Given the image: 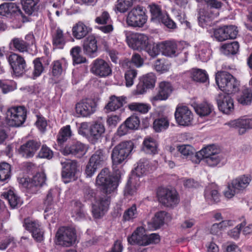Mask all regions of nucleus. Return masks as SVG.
Returning <instances> with one entry per match:
<instances>
[{
	"instance_id": "obj_61",
	"label": "nucleus",
	"mask_w": 252,
	"mask_h": 252,
	"mask_svg": "<svg viewBox=\"0 0 252 252\" xmlns=\"http://www.w3.org/2000/svg\"><path fill=\"white\" fill-rule=\"evenodd\" d=\"M245 220L243 221L240 224L237 225L235 228L228 232V235L234 239H237L239 237L240 231L246 224Z\"/></svg>"
},
{
	"instance_id": "obj_60",
	"label": "nucleus",
	"mask_w": 252,
	"mask_h": 252,
	"mask_svg": "<svg viewBox=\"0 0 252 252\" xmlns=\"http://www.w3.org/2000/svg\"><path fill=\"white\" fill-rule=\"evenodd\" d=\"M53 153L50 149L46 146H42L37 157L49 159L53 157Z\"/></svg>"
},
{
	"instance_id": "obj_3",
	"label": "nucleus",
	"mask_w": 252,
	"mask_h": 252,
	"mask_svg": "<svg viewBox=\"0 0 252 252\" xmlns=\"http://www.w3.org/2000/svg\"><path fill=\"white\" fill-rule=\"evenodd\" d=\"M26 117L27 111L24 107H12L7 110L5 123L9 126L19 127L24 124Z\"/></svg>"
},
{
	"instance_id": "obj_11",
	"label": "nucleus",
	"mask_w": 252,
	"mask_h": 252,
	"mask_svg": "<svg viewBox=\"0 0 252 252\" xmlns=\"http://www.w3.org/2000/svg\"><path fill=\"white\" fill-rule=\"evenodd\" d=\"M219 109L224 114H228L234 109L233 100L231 94L220 92L216 96Z\"/></svg>"
},
{
	"instance_id": "obj_63",
	"label": "nucleus",
	"mask_w": 252,
	"mask_h": 252,
	"mask_svg": "<svg viewBox=\"0 0 252 252\" xmlns=\"http://www.w3.org/2000/svg\"><path fill=\"white\" fill-rule=\"evenodd\" d=\"M166 27L169 29H175L176 27L175 23L171 19L168 15L165 14L160 20Z\"/></svg>"
},
{
	"instance_id": "obj_31",
	"label": "nucleus",
	"mask_w": 252,
	"mask_h": 252,
	"mask_svg": "<svg viewBox=\"0 0 252 252\" xmlns=\"http://www.w3.org/2000/svg\"><path fill=\"white\" fill-rule=\"evenodd\" d=\"M126 97L112 95L110 97V101L105 108L109 111H114L123 106Z\"/></svg>"
},
{
	"instance_id": "obj_62",
	"label": "nucleus",
	"mask_w": 252,
	"mask_h": 252,
	"mask_svg": "<svg viewBox=\"0 0 252 252\" xmlns=\"http://www.w3.org/2000/svg\"><path fill=\"white\" fill-rule=\"evenodd\" d=\"M227 34L228 39H234L236 37L238 33L237 28L235 26H225L223 27Z\"/></svg>"
},
{
	"instance_id": "obj_30",
	"label": "nucleus",
	"mask_w": 252,
	"mask_h": 252,
	"mask_svg": "<svg viewBox=\"0 0 252 252\" xmlns=\"http://www.w3.org/2000/svg\"><path fill=\"white\" fill-rule=\"evenodd\" d=\"M204 195L208 201L214 203H217L220 201V194L218 193V187L215 184H212L206 188Z\"/></svg>"
},
{
	"instance_id": "obj_41",
	"label": "nucleus",
	"mask_w": 252,
	"mask_h": 252,
	"mask_svg": "<svg viewBox=\"0 0 252 252\" xmlns=\"http://www.w3.org/2000/svg\"><path fill=\"white\" fill-rule=\"evenodd\" d=\"M135 1L136 0H118L115 9L121 13H125L132 7Z\"/></svg>"
},
{
	"instance_id": "obj_50",
	"label": "nucleus",
	"mask_w": 252,
	"mask_h": 252,
	"mask_svg": "<svg viewBox=\"0 0 252 252\" xmlns=\"http://www.w3.org/2000/svg\"><path fill=\"white\" fill-rule=\"evenodd\" d=\"M177 150L182 156L187 158L190 157L195 152L194 148L189 145H182L177 147Z\"/></svg>"
},
{
	"instance_id": "obj_21",
	"label": "nucleus",
	"mask_w": 252,
	"mask_h": 252,
	"mask_svg": "<svg viewBox=\"0 0 252 252\" xmlns=\"http://www.w3.org/2000/svg\"><path fill=\"white\" fill-rule=\"evenodd\" d=\"M46 176L43 173H37L34 175L30 182L24 183L23 185L27 188L29 192L32 193H36L38 189L45 182Z\"/></svg>"
},
{
	"instance_id": "obj_48",
	"label": "nucleus",
	"mask_w": 252,
	"mask_h": 252,
	"mask_svg": "<svg viewBox=\"0 0 252 252\" xmlns=\"http://www.w3.org/2000/svg\"><path fill=\"white\" fill-rule=\"evenodd\" d=\"M191 77L194 81L200 82H205L208 79V76L205 71L199 69L192 71Z\"/></svg>"
},
{
	"instance_id": "obj_25",
	"label": "nucleus",
	"mask_w": 252,
	"mask_h": 252,
	"mask_svg": "<svg viewBox=\"0 0 252 252\" xmlns=\"http://www.w3.org/2000/svg\"><path fill=\"white\" fill-rule=\"evenodd\" d=\"M144 229L139 227L133 233L131 236L128 238L127 240L130 244H138L140 246L149 245L148 235L144 234Z\"/></svg>"
},
{
	"instance_id": "obj_4",
	"label": "nucleus",
	"mask_w": 252,
	"mask_h": 252,
	"mask_svg": "<svg viewBox=\"0 0 252 252\" xmlns=\"http://www.w3.org/2000/svg\"><path fill=\"white\" fill-rule=\"evenodd\" d=\"M134 148V144L131 141L121 142L113 149L111 158L114 164L122 163L130 155Z\"/></svg>"
},
{
	"instance_id": "obj_51",
	"label": "nucleus",
	"mask_w": 252,
	"mask_h": 252,
	"mask_svg": "<svg viewBox=\"0 0 252 252\" xmlns=\"http://www.w3.org/2000/svg\"><path fill=\"white\" fill-rule=\"evenodd\" d=\"M125 123L129 130H134L138 128L140 120L137 116L132 115L125 121Z\"/></svg>"
},
{
	"instance_id": "obj_27",
	"label": "nucleus",
	"mask_w": 252,
	"mask_h": 252,
	"mask_svg": "<svg viewBox=\"0 0 252 252\" xmlns=\"http://www.w3.org/2000/svg\"><path fill=\"white\" fill-rule=\"evenodd\" d=\"M83 48L84 52L91 57L97 52V41L93 35L86 38L83 42Z\"/></svg>"
},
{
	"instance_id": "obj_19",
	"label": "nucleus",
	"mask_w": 252,
	"mask_h": 252,
	"mask_svg": "<svg viewBox=\"0 0 252 252\" xmlns=\"http://www.w3.org/2000/svg\"><path fill=\"white\" fill-rule=\"evenodd\" d=\"M92 72L100 77H106L111 74V69L107 62L102 59L95 60L91 68Z\"/></svg>"
},
{
	"instance_id": "obj_33",
	"label": "nucleus",
	"mask_w": 252,
	"mask_h": 252,
	"mask_svg": "<svg viewBox=\"0 0 252 252\" xmlns=\"http://www.w3.org/2000/svg\"><path fill=\"white\" fill-rule=\"evenodd\" d=\"M2 196L4 198L7 200L12 208H15L21 203L20 198L11 190L4 191L2 193Z\"/></svg>"
},
{
	"instance_id": "obj_42",
	"label": "nucleus",
	"mask_w": 252,
	"mask_h": 252,
	"mask_svg": "<svg viewBox=\"0 0 252 252\" xmlns=\"http://www.w3.org/2000/svg\"><path fill=\"white\" fill-rule=\"evenodd\" d=\"M151 14L152 20H160L163 17L165 14L162 12L160 7L155 3H152L148 6Z\"/></svg>"
},
{
	"instance_id": "obj_38",
	"label": "nucleus",
	"mask_w": 252,
	"mask_h": 252,
	"mask_svg": "<svg viewBox=\"0 0 252 252\" xmlns=\"http://www.w3.org/2000/svg\"><path fill=\"white\" fill-rule=\"evenodd\" d=\"M39 0H21V3L23 9L28 15H31L33 12L36 10V5Z\"/></svg>"
},
{
	"instance_id": "obj_49",
	"label": "nucleus",
	"mask_w": 252,
	"mask_h": 252,
	"mask_svg": "<svg viewBox=\"0 0 252 252\" xmlns=\"http://www.w3.org/2000/svg\"><path fill=\"white\" fill-rule=\"evenodd\" d=\"M144 51H145L150 56L153 58L158 56L160 51H161L160 43H151L150 41H149L148 45Z\"/></svg>"
},
{
	"instance_id": "obj_40",
	"label": "nucleus",
	"mask_w": 252,
	"mask_h": 252,
	"mask_svg": "<svg viewBox=\"0 0 252 252\" xmlns=\"http://www.w3.org/2000/svg\"><path fill=\"white\" fill-rule=\"evenodd\" d=\"M11 177V166L7 162L0 163V181L7 182Z\"/></svg>"
},
{
	"instance_id": "obj_15",
	"label": "nucleus",
	"mask_w": 252,
	"mask_h": 252,
	"mask_svg": "<svg viewBox=\"0 0 252 252\" xmlns=\"http://www.w3.org/2000/svg\"><path fill=\"white\" fill-rule=\"evenodd\" d=\"M175 117L177 122L181 126H188L193 120V114L186 106H179L176 108Z\"/></svg>"
},
{
	"instance_id": "obj_64",
	"label": "nucleus",
	"mask_w": 252,
	"mask_h": 252,
	"mask_svg": "<svg viewBox=\"0 0 252 252\" xmlns=\"http://www.w3.org/2000/svg\"><path fill=\"white\" fill-rule=\"evenodd\" d=\"M147 162H139L138 163V165L135 168L136 174L137 176H140L146 174L147 171Z\"/></svg>"
},
{
	"instance_id": "obj_9",
	"label": "nucleus",
	"mask_w": 252,
	"mask_h": 252,
	"mask_svg": "<svg viewBox=\"0 0 252 252\" xmlns=\"http://www.w3.org/2000/svg\"><path fill=\"white\" fill-rule=\"evenodd\" d=\"M126 41L129 47L134 50L144 51L148 45V36L141 33H130L126 34Z\"/></svg>"
},
{
	"instance_id": "obj_34",
	"label": "nucleus",
	"mask_w": 252,
	"mask_h": 252,
	"mask_svg": "<svg viewBox=\"0 0 252 252\" xmlns=\"http://www.w3.org/2000/svg\"><path fill=\"white\" fill-rule=\"evenodd\" d=\"M193 107L196 113L201 117L209 115L212 110V106L206 102L195 104Z\"/></svg>"
},
{
	"instance_id": "obj_55",
	"label": "nucleus",
	"mask_w": 252,
	"mask_h": 252,
	"mask_svg": "<svg viewBox=\"0 0 252 252\" xmlns=\"http://www.w3.org/2000/svg\"><path fill=\"white\" fill-rule=\"evenodd\" d=\"M33 70L32 75L34 78L39 76L44 71L43 65L39 58H36L33 61Z\"/></svg>"
},
{
	"instance_id": "obj_46",
	"label": "nucleus",
	"mask_w": 252,
	"mask_h": 252,
	"mask_svg": "<svg viewBox=\"0 0 252 252\" xmlns=\"http://www.w3.org/2000/svg\"><path fill=\"white\" fill-rule=\"evenodd\" d=\"M81 49L79 46L72 48L70 54L72 57L74 63L79 64L86 62V59L81 55Z\"/></svg>"
},
{
	"instance_id": "obj_59",
	"label": "nucleus",
	"mask_w": 252,
	"mask_h": 252,
	"mask_svg": "<svg viewBox=\"0 0 252 252\" xmlns=\"http://www.w3.org/2000/svg\"><path fill=\"white\" fill-rule=\"evenodd\" d=\"M0 88L4 94H6L16 89V84L12 82L10 84H7L5 81L0 80Z\"/></svg>"
},
{
	"instance_id": "obj_54",
	"label": "nucleus",
	"mask_w": 252,
	"mask_h": 252,
	"mask_svg": "<svg viewBox=\"0 0 252 252\" xmlns=\"http://www.w3.org/2000/svg\"><path fill=\"white\" fill-rule=\"evenodd\" d=\"M12 43L14 47L21 52H24L27 50L28 44L23 40L18 38H14L11 42Z\"/></svg>"
},
{
	"instance_id": "obj_52",
	"label": "nucleus",
	"mask_w": 252,
	"mask_h": 252,
	"mask_svg": "<svg viewBox=\"0 0 252 252\" xmlns=\"http://www.w3.org/2000/svg\"><path fill=\"white\" fill-rule=\"evenodd\" d=\"M199 16L198 17V21L200 25L204 27L209 22L211 19H213L215 15L213 14H209L208 11H202L199 13Z\"/></svg>"
},
{
	"instance_id": "obj_57",
	"label": "nucleus",
	"mask_w": 252,
	"mask_h": 252,
	"mask_svg": "<svg viewBox=\"0 0 252 252\" xmlns=\"http://www.w3.org/2000/svg\"><path fill=\"white\" fill-rule=\"evenodd\" d=\"M214 35L218 41L222 42L228 39L223 27L215 29L214 32Z\"/></svg>"
},
{
	"instance_id": "obj_13",
	"label": "nucleus",
	"mask_w": 252,
	"mask_h": 252,
	"mask_svg": "<svg viewBox=\"0 0 252 252\" xmlns=\"http://www.w3.org/2000/svg\"><path fill=\"white\" fill-rule=\"evenodd\" d=\"M62 165V176L63 182L66 184L75 180V174L77 170V164L75 161L66 160L61 162Z\"/></svg>"
},
{
	"instance_id": "obj_26",
	"label": "nucleus",
	"mask_w": 252,
	"mask_h": 252,
	"mask_svg": "<svg viewBox=\"0 0 252 252\" xmlns=\"http://www.w3.org/2000/svg\"><path fill=\"white\" fill-rule=\"evenodd\" d=\"M232 127L238 129L240 134L245 133L248 129L252 128V119H239L228 123Z\"/></svg>"
},
{
	"instance_id": "obj_16",
	"label": "nucleus",
	"mask_w": 252,
	"mask_h": 252,
	"mask_svg": "<svg viewBox=\"0 0 252 252\" xmlns=\"http://www.w3.org/2000/svg\"><path fill=\"white\" fill-rule=\"evenodd\" d=\"M219 153V150L214 145L207 146L204 148V161L209 166L217 165L221 160Z\"/></svg>"
},
{
	"instance_id": "obj_32",
	"label": "nucleus",
	"mask_w": 252,
	"mask_h": 252,
	"mask_svg": "<svg viewBox=\"0 0 252 252\" xmlns=\"http://www.w3.org/2000/svg\"><path fill=\"white\" fill-rule=\"evenodd\" d=\"M52 40L54 46L61 49L64 46L65 43V38L63 31L59 28L53 31Z\"/></svg>"
},
{
	"instance_id": "obj_37",
	"label": "nucleus",
	"mask_w": 252,
	"mask_h": 252,
	"mask_svg": "<svg viewBox=\"0 0 252 252\" xmlns=\"http://www.w3.org/2000/svg\"><path fill=\"white\" fill-rule=\"evenodd\" d=\"M128 109L132 111H135L141 114H146L150 109L149 104L144 103L132 102L127 105Z\"/></svg>"
},
{
	"instance_id": "obj_7",
	"label": "nucleus",
	"mask_w": 252,
	"mask_h": 252,
	"mask_svg": "<svg viewBox=\"0 0 252 252\" xmlns=\"http://www.w3.org/2000/svg\"><path fill=\"white\" fill-rule=\"evenodd\" d=\"M250 181V178L245 175L232 180L227 185V189L224 192V196L228 199L232 198L236 193L245 189Z\"/></svg>"
},
{
	"instance_id": "obj_1",
	"label": "nucleus",
	"mask_w": 252,
	"mask_h": 252,
	"mask_svg": "<svg viewBox=\"0 0 252 252\" xmlns=\"http://www.w3.org/2000/svg\"><path fill=\"white\" fill-rule=\"evenodd\" d=\"M121 177V172L119 170L115 171V176L110 174L107 168L102 169L96 178V184L101 188L103 192L106 194H110L114 192L118 186Z\"/></svg>"
},
{
	"instance_id": "obj_2",
	"label": "nucleus",
	"mask_w": 252,
	"mask_h": 252,
	"mask_svg": "<svg viewBox=\"0 0 252 252\" xmlns=\"http://www.w3.org/2000/svg\"><path fill=\"white\" fill-rule=\"evenodd\" d=\"M216 81L219 88L222 91V92L231 94L239 90V82L227 72H218L216 75Z\"/></svg>"
},
{
	"instance_id": "obj_53",
	"label": "nucleus",
	"mask_w": 252,
	"mask_h": 252,
	"mask_svg": "<svg viewBox=\"0 0 252 252\" xmlns=\"http://www.w3.org/2000/svg\"><path fill=\"white\" fill-rule=\"evenodd\" d=\"M137 74V70L133 69H130L125 72L126 85L127 87H130L133 84Z\"/></svg>"
},
{
	"instance_id": "obj_8",
	"label": "nucleus",
	"mask_w": 252,
	"mask_h": 252,
	"mask_svg": "<svg viewBox=\"0 0 252 252\" xmlns=\"http://www.w3.org/2000/svg\"><path fill=\"white\" fill-rule=\"evenodd\" d=\"M147 18L144 7L137 5L132 8L128 13L126 17L127 24L130 27H141L146 22Z\"/></svg>"
},
{
	"instance_id": "obj_17",
	"label": "nucleus",
	"mask_w": 252,
	"mask_h": 252,
	"mask_svg": "<svg viewBox=\"0 0 252 252\" xmlns=\"http://www.w3.org/2000/svg\"><path fill=\"white\" fill-rule=\"evenodd\" d=\"M8 62L16 76L23 74L26 71V63L21 56L13 53L8 57Z\"/></svg>"
},
{
	"instance_id": "obj_5",
	"label": "nucleus",
	"mask_w": 252,
	"mask_h": 252,
	"mask_svg": "<svg viewBox=\"0 0 252 252\" xmlns=\"http://www.w3.org/2000/svg\"><path fill=\"white\" fill-rule=\"evenodd\" d=\"M56 238L57 245L65 247L72 246L77 239L76 230L72 227H61L56 232Z\"/></svg>"
},
{
	"instance_id": "obj_23",
	"label": "nucleus",
	"mask_w": 252,
	"mask_h": 252,
	"mask_svg": "<svg viewBox=\"0 0 252 252\" xmlns=\"http://www.w3.org/2000/svg\"><path fill=\"white\" fill-rule=\"evenodd\" d=\"M109 203V197L104 196L101 197L93 206L92 212L94 217L98 219L103 216L108 210Z\"/></svg>"
},
{
	"instance_id": "obj_44",
	"label": "nucleus",
	"mask_w": 252,
	"mask_h": 252,
	"mask_svg": "<svg viewBox=\"0 0 252 252\" xmlns=\"http://www.w3.org/2000/svg\"><path fill=\"white\" fill-rule=\"evenodd\" d=\"M105 129L103 124L95 123L90 128V133L94 139H99L105 132Z\"/></svg>"
},
{
	"instance_id": "obj_18",
	"label": "nucleus",
	"mask_w": 252,
	"mask_h": 252,
	"mask_svg": "<svg viewBox=\"0 0 252 252\" xmlns=\"http://www.w3.org/2000/svg\"><path fill=\"white\" fill-rule=\"evenodd\" d=\"M172 217L170 214L164 211H160L155 213L154 217L148 222L149 228L157 229L163 226L164 223L170 221Z\"/></svg>"
},
{
	"instance_id": "obj_56",
	"label": "nucleus",
	"mask_w": 252,
	"mask_h": 252,
	"mask_svg": "<svg viewBox=\"0 0 252 252\" xmlns=\"http://www.w3.org/2000/svg\"><path fill=\"white\" fill-rule=\"evenodd\" d=\"M142 82L147 88H154L156 82V76L153 73H148L143 76Z\"/></svg>"
},
{
	"instance_id": "obj_24",
	"label": "nucleus",
	"mask_w": 252,
	"mask_h": 252,
	"mask_svg": "<svg viewBox=\"0 0 252 252\" xmlns=\"http://www.w3.org/2000/svg\"><path fill=\"white\" fill-rule=\"evenodd\" d=\"M62 152L64 155L70 154L78 158H81L85 154L86 150L83 144L79 142H76L65 146Z\"/></svg>"
},
{
	"instance_id": "obj_36",
	"label": "nucleus",
	"mask_w": 252,
	"mask_h": 252,
	"mask_svg": "<svg viewBox=\"0 0 252 252\" xmlns=\"http://www.w3.org/2000/svg\"><path fill=\"white\" fill-rule=\"evenodd\" d=\"M238 102L243 105L251 104L252 101V91L249 89H244L237 97Z\"/></svg>"
},
{
	"instance_id": "obj_14",
	"label": "nucleus",
	"mask_w": 252,
	"mask_h": 252,
	"mask_svg": "<svg viewBox=\"0 0 252 252\" xmlns=\"http://www.w3.org/2000/svg\"><path fill=\"white\" fill-rule=\"evenodd\" d=\"M24 227L32 233L33 238L37 242H41L44 239V231L38 222L30 218L24 220Z\"/></svg>"
},
{
	"instance_id": "obj_6",
	"label": "nucleus",
	"mask_w": 252,
	"mask_h": 252,
	"mask_svg": "<svg viewBox=\"0 0 252 252\" xmlns=\"http://www.w3.org/2000/svg\"><path fill=\"white\" fill-rule=\"evenodd\" d=\"M158 201L167 207L173 208L179 202L178 194L173 189L159 188L157 191Z\"/></svg>"
},
{
	"instance_id": "obj_10",
	"label": "nucleus",
	"mask_w": 252,
	"mask_h": 252,
	"mask_svg": "<svg viewBox=\"0 0 252 252\" xmlns=\"http://www.w3.org/2000/svg\"><path fill=\"white\" fill-rule=\"evenodd\" d=\"M105 158L103 150L99 149L91 157L86 167L85 173L87 177H91L103 164Z\"/></svg>"
},
{
	"instance_id": "obj_58",
	"label": "nucleus",
	"mask_w": 252,
	"mask_h": 252,
	"mask_svg": "<svg viewBox=\"0 0 252 252\" xmlns=\"http://www.w3.org/2000/svg\"><path fill=\"white\" fill-rule=\"evenodd\" d=\"M74 209L73 210V215L76 218L82 219L85 217V213L82 208L83 205L81 202L75 201L74 203Z\"/></svg>"
},
{
	"instance_id": "obj_22",
	"label": "nucleus",
	"mask_w": 252,
	"mask_h": 252,
	"mask_svg": "<svg viewBox=\"0 0 252 252\" xmlns=\"http://www.w3.org/2000/svg\"><path fill=\"white\" fill-rule=\"evenodd\" d=\"M172 92L171 85L167 82H161L159 83L157 94L153 96L151 100L153 102L165 100L168 98Z\"/></svg>"
},
{
	"instance_id": "obj_47",
	"label": "nucleus",
	"mask_w": 252,
	"mask_h": 252,
	"mask_svg": "<svg viewBox=\"0 0 252 252\" xmlns=\"http://www.w3.org/2000/svg\"><path fill=\"white\" fill-rule=\"evenodd\" d=\"M138 216V211L135 204H133L124 213L123 219L125 221H130L136 218Z\"/></svg>"
},
{
	"instance_id": "obj_28",
	"label": "nucleus",
	"mask_w": 252,
	"mask_h": 252,
	"mask_svg": "<svg viewBox=\"0 0 252 252\" xmlns=\"http://www.w3.org/2000/svg\"><path fill=\"white\" fill-rule=\"evenodd\" d=\"M91 31V29L82 22H78L72 28V34L78 39L85 37Z\"/></svg>"
},
{
	"instance_id": "obj_39",
	"label": "nucleus",
	"mask_w": 252,
	"mask_h": 252,
	"mask_svg": "<svg viewBox=\"0 0 252 252\" xmlns=\"http://www.w3.org/2000/svg\"><path fill=\"white\" fill-rule=\"evenodd\" d=\"M71 136V131L69 125L63 127L60 130L57 138L59 144L62 145Z\"/></svg>"
},
{
	"instance_id": "obj_43",
	"label": "nucleus",
	"mask_w": 252,
	"mask_h": 252,
	"mask_svg": "<svg viewBox=\"0 0 252 252\" xmlns=\"http://www.w3.org/2000/svg\"><path fill=\"white\" fill-rule=\"evenodd\" d=\"M169 126V120L167 117H162L155 120L153 128L156 132H159L164 130Z\"/></svg>"
},
{
	"instance_id": "obj_29",
	"label": "nucleus",
	"mask_w": 252,
	"mask_h": 252,
	"mask_svg": "<svg viewBox=\"0 0 252 252\" xmlns=\"http://www.w3.org/2000/svg\"><path fill=\"white\" fill-rule=\"evenodd\" d=\"M162 54L168 57H175L177 55V45L173 42L166 41L160 43Z\"/></svg>"
},
{
	"instance_id": "obj_20",
	"label": "nucleus",
	"mask_w": 252,
	"mask_h": 252,
	"mask_svg": "<svg viewBox=\"0 0 252 252\" xmlns=\"http://www.w3.org/2000/svg\"><path fill=\"white\" fill-rule=\"evenodd\" d=\"M40 146V142L34 140H30L21 146L19 152L24 157L32 158L39 149Z\"/></svg>"
},
{
	"instance_id": "obj_45",
	"label": "nucleus",
	"mask_w": 252,
	"mask_h": 252,
	"mask_svg": "<svg viewBox=\"0 0 252 252\" xmlns=\"http://www.w3.org/2000/svg\"><path fill=\"white\" fill-rule=\"evenodd\" d=\"M222 52L226 55L236 54L239 48V45L238 42L234 41L230 43L223 44L221 46Z\"/></svg>"
},
{
	"instance_id": "obj_35",
	"label": "nucleus",
	"mask_w": 252,
	"mask_h": 252,
	"mask_svg": "<svg viewBox=\"0 0 252 252\" xmlns=\"http://www.w3.org/2000/svg\"><path fill=\"white\" fill-rule=\"evenodd\" d=\"M143 150L148 154H155L157 152V144L156 140L151 137L145 139L143 142Z\"/></svg>"
},
{
	"instance_id": "obj_12",
	"label": "nucleus",
	"mask_w": 252,
	"mask_h": 252,
	"mask_svg": "<svg viewBox=\"0 0 252 252\" xmlns=\"http://www.w3.org/2000/svg\"><path fill=\"white\" fill-rule=\"evenodd\" d=\"M96 107V104L94 100L92 99H83L76 103V112L82 117H89L95 111Z\"/></svg>"
}]
</instances>
